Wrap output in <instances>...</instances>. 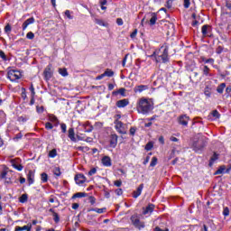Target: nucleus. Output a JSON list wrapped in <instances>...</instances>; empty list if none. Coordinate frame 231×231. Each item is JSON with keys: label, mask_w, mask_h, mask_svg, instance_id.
Listing matches in <instances>:
<instances>
[{"label": "nucleus", "mask_w": 231, "mask_h": 231, "mask_svg": "<svg viewBox=\"0 0 231 231\" xmlns=\"http://www.w3.org/2000/svg\"><path fill=\"white\" fill-rule=\"evenodd\" d=\"M163 48V51H162ZM150 58L154 59L157 64H169L171 58L169 56V46H162L160 49L153 51Z\"/></svg>", "instance_id": "1"}, {"label": "nucleus", "mask_w": 231, "mask_h": 231, "mask_svg": "<svg viewBox=\"0 0 231 231\" xmlns=\"http://www.w3.org/2000/svg\"><path fill=\"white\" fill-rule=\"evenodd\" d=\"M154 108L153 105L148 98L143 97L137 102L136 110L141 115H149Z\"/></svg>", "instance_id": "2"}, {"label": "nucleus", "mask_w": 231, "mask_h": 231, "mask_svg": "<svg viewBox=\"0 0 231 231\" xmlns=\"http://www.w3.org/2000/svg\"><path fill=\"white\" fill-rule=\"evenodd\" d=\"M130 221L132 225L138 228V230H142V228H145V222L141 220L139 214L135 213L130 217Z\"/></svg>", "instance_id": "3"}, {"label": "nucleus", "mask_w": 231, "mask_h": 231, "mask_svg": "<svg viewBox=\"0 0 231 231\" xmlns=\"http://www.w3.org/2000/svg\"><path fill=\"white\" fill-rule=\"evenodd\" d=\"M208 143L203 138L199 139L197 142H194L191 145V148L195 152L200 154L203 152L204 149L206 148Z\"/></svg>", "instance_id": "4"}, {"label": "nucleus", "mask_w": 231, "mask_h": 231, "mask_svg": "<svg viewBox=\"0 0 231 231\" xmlns=\"http://www.w3.org/2000/svg\"><path fill=\"white\" fill-rule=\"evenodd\" d=\"M23 77V73L17 69H9L7 72V79L11 80V82H17Z\"/></svg>", "instance_id": "5"}, {"label": "nucleus", "mask_w": 231, "mask_h": 231, "mask_svg": "<svg viewBox=\"0 0 231 231\" xmlns=\"http://www.w3.org/2000/svg\"><path fill=\"white\" fill-rule=\"evenodd\" d=\"M118 138H119V136L115 133H112V134H110V135H108V146H109V148H112V149L116 148V146L118 144Z\"/></svg>", "instance_id": "6"}, {"label": "nucleus", "mask_w": 231, "mask_h": 231, "mask_svg": "<svg viewBox=\"0 0 231 231\" xmlns=\"http://www.w3.org/2000/svg\"><path fill=\"white\" fill-rule=\"evenodd\" d=\"M53 77V71H52V65L49 64L47 65L46 69L43 71V79L46 81H50Z\"/></svg>", "instance_id": "7"}, {"label": "nucleus", "mask_w": 231, "mask_h": 231, "mask_svg": "<svg viewBox=\"0 0 231 231\" xmlns=\"http://www.w3.org/2000/svg\"><path fill=\"white\" fill-rule=\"evenodd\" d=\"M201 32H202L203 37H212V35H211V32H212L211 25H208V24L202 25Z\"/></svg>", "instance_id": "8"}, {"label": "nucleus", "mask_w": 231, "mask_h": 231, "mask_svg": "<svg viewBox=\"0 0 231 231\" xmlns=\"http://www.w3.org/2000/svg\"><path fill=\"white\" fill-rule=\"evenodd\" d=\"M75 181H76V184H79L80 186L81 184H84V182L87 181V178L85 174L78 173L75 175Z\"/></svg>", "instance_id": "9"}, {"label": "nucleus", "mask_w": 231, "mask_h": 231, "mask_svg": "<svg viewBox=\"0 0 231 231\" xmlns=\"http://www.w3.org/2000/svg\"><path fill=\"white\" fill-rule=\"evenodd\" d=\"M114 124H116L115 127L117 130V132H119V134H126V131L122 130L124 127V123H122V121H119V119H116Z\"/></svg>", "instance_id": "10"}, {"label": "nucleus", "mask_w": 231, "mask_h": 231, "mask_svg": "<svg viewBox=\"0 0 231 231\" xmlns=\"http://www.w3.org/2000/svg\"><path fill=\"white\" fill-rule=\"evenodd\" d=\"M129 104V98H122L121 100H117V102L116 103L117 108H125V106H127V105Z\"/></svg>", "instance_id": "11"}, {"label": "nucleus", "mask_w": 231, "mask_h": 231, "mask_svg": "<svg viewBox=\"0 0 231 231\" xmlns=\"http://www.w3.org/2000/svg\"><path fill=\"white\" fill-rule=\"evenodd\" d=\"M11 165H12V167H14V169H16V171H23V165H21L20 159L11 160Z\"/></svg>", "instance_id": "12"}, {"label": "nucleus", "mask_w": 231, "mask_h": 231, "mask_svg": "<svg viewBox=\"0 0 231 231\" xmlns=\"http://www.w3.org/2000/svg\"><path fill=\"white\" fill-rule=\"evenodd\" d=\"M75 128L74 127H69V130H68V136L69 138V140L73 143H77L78 140L77 138L75 137Z\"/></svg>", "instance_id": "13"}, {"label": "nucleus", "mask_w": 231, "mask_h": 231, "mask_svg": "<svg viewBox=\"0 0 231 231\" xmlns=\"http://www.w3.org/2000/svg\"><path fill=\"white\" fill-rule=\"evenodd\" d=\"M49 213L52 214L53 221L55 222V224H59V222H60V216L59 213H56L53 208H50Z\"/></svg>", "instance_id": "14"}, {"label": "nucleus", "mask_w": 231, "mask_h": 231, "mask_svg": "<svg viewBox=\"0 0 231 231\" xmlns=\"http://www.w3.org/2000/svg\"><path fill=\"white\" fill-rule=\"evenodd\" d=\"M143 187H144V184L142 183L138 186V188L136 189V190H134L133 192V198L134 199H138V197H140V195H142V192L143 190Z\"/></svg>", "instance_id": "15"}, {"label": "nucleus", "mask_w": 231, "mask_h": 231, "mask_svg": "<svg viewBox=\"0 0 231 231\" xmlns=\"http://www.w3.org/2000/svg\"><path fill=\"white\" fill-rule=\"evenodd\" d=\"M101 162L105 167L112 166V159H111V157H109V155H105L104 157H102Z\"/></svg>", "instance_id": "16"}, {"label": "nucleus", "mask_w": 231, "mask_h": 231, "mask_svg": "<svg viewBox=\"0 0 231 231\" xmlns=\"http://www.w3.org/2000/svg\"><path fill=\"white\" fill-rule=\"evenodd\" d=\"M189 121V117L187 115L180 116L179 117V123L181 125L187 126Z\"/></svg>", "instance_id": "17"}, {"label": "nucleus", "mask_w": 231, "mask_h": 231, "mask_svg": "<svg viewBox=\"0 0 231 231\" xmlns=\"http://www.w3.org/2000/svg\"><path fill=\"white\" fill-rule=\"evenodd\" d=\"M148 89H149V86H147L146 84H140L139 86H135L134 91L137 93V92L147 91Z\"/></svg>", "instance_id": "18"}, {"label": "nucleus", "mask_w": 231, "mask_h": 231, "mask_svg": "<svg viewBox=\"0 0 231 231\" xmlns=\"http://www.w3.org/2000/svg\"><path fill=\"white\" fill-rule=\"evenodd\" d=\"M125 91V88H120L118 90H113L112 96H118V94H120L123 97H126Z\"/></svg>", "instance_id": "19"}, {"label": "nucleus", "mask_w": 231, "mask_h": 231, "mask_svg": "<svg viewBox=\"0 0 231 231\" xmlns=\"http://www.w3.org/2000/svg\"><path fill=\"white\" fill-rule=\"evenodd\" d=\"M106 210L107 208H90L89 209H88V213H90L91 211H95L97 214L106 213Z\"/></svg>", "instance_id": "20"}, {"label": "nucleus", "mask_w": 231, "mask_h": 231, "mask_svg": "<svg viewBox=\"0 0 231 231\" xmlns=\"http://www.w3.org/2000/svg\"><path fill=\"white\" fill-rule=\"evenodd\" d=\"M154 209H155V205H153V203H149L148 207H146L145 209L143 211V214L152 213Z\"/></svg>", "instance_id": "21"}, {"label": "nucleus", "mask_w": 231, "mask_h": 231, "mask_svg": "<svg viewBox=\"0 0 231 231\" xmlns=\"http://www.w3.org/2000/svg\"><path fill=\"white\" fill-rule=\"evenodd\" d=\"M217 159H219V154H217V152H214L212 157L209 159V167H213L215 162L217 161Z\"/></svg>", "instance_id": "22"}, {"label": "nucleus", "mask_w": 231, "mask_h": 231, "mask_svg": "<svg viewBox=\"0 0 231 231\" xmlns=\"http://www.w3.org/2000/svg\"><path fill=\"white\" fill-rule=\"evenodd\" d=\"M8 175V171L6 170L3 171L0 173V180H5V183H10V178L6 177Z\"/></svg>", "instance_id": "23"}, {"label": "nucleus", "mask_w": 231, "mask_h": 231, "mask_svg": "<svg viewBox=\"0 0 231 231\" xmlns=\"http://www.w3.org/2000/svg\"><path fill=\"white\" fill-rule=\"evenodd\" d=\"M151 16L150 26H154L156 24V21L158 20L157 13H152Z\"/></svg>", "instance_id": "24"}, {"label": "nucleus", "mask_w": 231, "mask_h": 231, "mask_svg": "<svg viewBox=\"0 0 231 231\" xmlns=\"http://www.w3.org/2000/svg\"><path fill=\"white\" fill-rule=\"evenodd\" d=\"M226 165H221L216 171L215 175H222L223 173H226Z\"/></svg>", "instance_id": "25"}, {"label": "nucleus", "mask_w": 231, "mask_h": 231, "mask_svg": "<svg viewBox=\"0 0 231 231\" xmlns=\"http://www.w3.org/2000/svg\"><path fill=\"white\" fill-rule=\"evenodd\" d=\"M226 88V83H220L219 86H217V92H218V94H223Z\"/></svg>", "instance_id": "26"}, {"label": "nucleus", "mask_w": 231, "mask_h": 231, "mask_svg": "<svg viewBox=\"0 0 231 231\" xmlns=\"http://www.w3.org/2000/svg\"><path fill=\"white\" fill-rule=\"evenodd\" d=\"M87 193L86 192H77L74 193L71 197L72 199H82V197H86Z\"/></svg>", "instance_id": "27"}, {"label": "nucleus", "mask_w": 231, "mask_h": 231, "mask_svg": "<svg viewBox=\"0 0 231 231\" xmlns=\"http://www.w3.org/2000/svg\"><path fill=\"white\" fill-rule=\"evenodd\" d=\"M201 60H202V62H204V64H214V62H215L214 58L207 59V58L202 57Z\"/></svg>", "instance_id": "28"}, {"label": "nucleus", "mask_w": 231, "mask_h": 231, "mask_svg": "<svg viewBox=\"0 0 231 231\" xmlns=\"http://www.w3.org/2000/svg\"><path fill=\"white\" fill-rule=\"evenodd\" d=\"M202 71L205 77H208V75H210V69L208 65H204Z\"/></svg>", "instance_id": "29"}, {"label": "nucleus", "mask_w": 231, "mask_h": 231, "mask_svg": "<svg viewBox=\"0 0 231 231\" xmlns=\"http://www.w3.org/2000/svg\"><path fill=\"white\" fill-rule=\"evenodd\" d=\"M105 77L112 78L115 75V71H113L111 69H106V70L104 71Z\"/></svg>", "instance_id": "30"}, {"label": "nucleus", "mask_w": 231, "mask_h": 231, "mask_svg": "<svg viewBox=\"0 0 231 231\" xmlns=\"http://www.w3.org/2000/svg\"><path fill=\"white\" fill-rule=\"evenodd\" d=\"M23 230H26V231H30V226H16L15 228H14V231H23Z\"/></svg>", "instance_id": "31"}, {"label": "nucleus", "mask_w": 231, "mask_h": 231, "mask_svg": "<svg viewBox=\"0 0 231 231\" xmlns=\"http://www.w3.org/2000/svg\"><path fill=\"white\" fill-rule=\"evenodd\" d=\"M19 201H20V203H26L28 201V194H23L19 198Z\"/></svg>", "instance_id": "32"}, {"label": "nucleus", "mask_w": 231, "mask_h": 231, "mask_svg": "<svg viewBox=\"0 0 231 231\" xmlns=\"http://www.w3.org/2000/svg\"><path fill=\"white\" fill-rule=\"evenodd\" d=\"M49 121H51V123H59V119L55 115H49Z\"/></svg>", "instance_id": "33"}, {"label": "nucleus", "mask_w": 231, "mask_h": 231, "mask_svg": "<svg viewBox=\"0 0 231 231\" xmlns=\"http://www.w3.org/2000/svg\"><path fill=\"white\" fill-rule=\"evenodd\" d=\"M0 122H6V113L4 110H0Z\"/></svg>", "instance_id": "34"}, {"label": "nucleus", "mask_w": 231, "mask_h": 231, "mask_svg": "<svg viewBox=\"0 0 231 231\" xmlns=\"http://www.w3.org/2000/svg\"><path fill=\"white\" fill-rule=\"evenodd\" d=\"M58 152H57V149H51V151H50L49 152V157H51V159H54L57 156Z\"/></svg>", "instance_id": "35"}, {"label": "nucleus", "mask_w": 231, "mask_h": 231, "mask_svg": "<svg viewBox=\"0 0 231 231\" xmlns=\"http://www.w3.org/2000/svg\"><path fill=\"white\" fill-rule=\"evenodd\" d=\"M59 72L61 75V77H68L69 73L66 68L64 69H59Z\"/></svg>", "instance_id": "36"}, {"label": "nucleus", "mask_w": 231, "mask_h": 231, "mask_svg": "<svg viewBox=\"0 0 231 231\" xmlns=\"http://www.w3.org/2000/svg\"><path fill=\"white\" fill-rule=\"evenodd\" d=\"M95 23L96 24H98V26H106L105 21H103V19H95Z\"/></svg>", "instance_id": "37"}, {"label": "nucleus", "mask_w": 231, "mask_h": 231, "mask_svg": "<svg viewBox=\"0 0 231 231\" xmlns=\"http://www.w3.org/2000/svg\"><path fill=\"white\" fill-rule=\"evenodd\" d=\"M41 180H42V182H48L49 175L47 173H42Z\"/></svg>", "instance_id": "38"}, {"label": "nucleus", "mask_w": 231, "mask_h": 231, "mask_svg": "<svg viewBox=\"0 0 231 231\" xmlns=\"http://www.w3.org/2000/svg\"><path fill=\"white\" fill-rule=\"evenodd\" d=\"M154 147V143L149 142L145 145V150L146 151H152V149Z\"/></svg>", "instance_id": "39"}, {"label": "nucleus", "mask_w": 231, "mask_h": 231, "mask_svg": "<svg viewBox=\"0 0 231 231\" xmlns=\"http://www.w3.org/2000/svg\"><path fill=\"white\" fill-rule=\"evenodd\" d=\"M211 116L216 119H219V117H221V115L218 110L212 111Z\"/></svg>", "instance_id": "40"}, {"label": "nucleus", "mask_w": 231, "mask_h": 231, "mask_svg": "<svg viewBox=\"0 0 231 231\" xmlns=\"http://www.w3.org/2000/svg\"><path fill=\"white\" fill-rule=\"evenodd\" d=\"M158 163V159L156 156H153L152 159V162L150 163V167H155V165H157Z\"/></svg>", "instance_id": "41"}, {"label": "nucleus", "mask_w": 231, "mask_h": 231, "mask_svg": "<svg viewBox=\"0 0 231 231\" xmlns=\"http://www.w3.org/2000/svg\"><path fill=\"white\" fill-rule=\"evenodd\" d=\"M60 129H61V132L63 134H67V129H68L67 124L66 123H61L60 124Z\"/></svg>", "instance_id": "42"}, {"label": "nucleus", "mask_w": 231, "mask_h": 231, "mask_svg": "<svg viewBox=\"0 0 231 231\" xmlns=\"http://www.w3.org/2000/svg\"><path fill=\"white\" fill-rule=\"evenodd\" d=\"M5 32L7 33V35L10 34V32H12V25H10L9 23H7L5 27Z\"/></svg>", "instance_id": "43"}, {"label": "nucleus", "mask_w": 231, "mask_h": 231, "mask_svg": "<svg viewBox=\"0 0 231 231\" xmlns=\"http://www.w3.org/2000/svg\"><path fill=\"white\" fill-rule=\"evenodd\" d=\"M0 59H2L5 62L8 60V58L6 57V54H5V51L0 50Z\"/></svg>", "instance_id": "44"}, {"label": "nucleus", "mask_w": 231, "mask_h": 231, "mask_svg": "<svg viewBox=\"0 0 231 231\" xmlns=\"http://www.w3.org/2000/svg\"><path fill=\"white\" fill-rule=\"evenodd\" d=\"M88 128H87V130H85V132L89 134L90 132H93V130L95 129V125H92L90 123H88Z\"/></svg>", "instance_id": "45"}, {"label": "nucleus", "mask_w": 231, "mask_h": 231, "mask_svg": "<svg viewBox=\"0 0 231 231\" xmlns=\"http://www.w3.org/2000/svg\"><path fill=\"white\" fill-rule=\"evenodd\" d=\"M88 201L91 205H95L97 199L93 195H90V197H88Z\"/></svg>", "instance_id": "46"}, {"label": "nucleus", "mask_w": 231, "mask_h": 231, "mask_svg": "<svg viewBox=\"0 0 231 231\" xmlns=\"http://www.w3.org/2000/svg\"><path fill=\"white\" fill-rule=\"evenodd\" d=\"M152 152H150L149 155H146L144 161L143 162V165H147V163L149 162V161H151V156H152Z\"/></svg>", "instance_id": "47"}, {"label": "nucleus", "mask_w": 231, "mask_h": 231, "mask_svg": "<svg viewBox=\"0 0 231 231\" xmlns=\"http://www.w3.org/2000/svg\"><path fill=\"white\" fill-rule=\"evenodd\" d=\"M103 125H104L103 123H100V122L95 123L94 129H102Z\"/></svg>", "instance_id": "48"}, {"label": "nucleus", "mask_w": 231, "mask_h": 231, "mask_svg": "<svg viewBox=\"0 0 231 231\" xmlns=\"http://www.w3.org/2000/svg\"><path fill=\"white\" fill-rule=\"evenodd\" d=\"M225 48L221 45L217 46V48L216 49V52L217 54H222V52L224 51Z\"/></svg>", "instance_id": "49"}, {"label": "nucleus", "mask_w": 231, "mask_h": 231, "mask_svg": "<svg viewBox=\"0 0 231 231\" xmlns=\"http://www.w3.org/2000/svg\"><path fill=\"white\" fill-rule=\"evenodd\" d=\"M53 173H54V175H56V176H60V175H61L60 168V167H56V168L54 169Z\"/></svg>", "instance_id": "50"}, {"label": "nucleus", "mask_w": 231, "mask_h": 231, "mask_svg": "<svg viewBox=\"0 0 231 231\" xmlns=\"http://www.w3.org/2000/svg\"><path fill=\"white\" fill-rule=\"evenodd\" d=\"M65 15L67 16V18H68L69 20H73V18H74V16H72V15L70 14V10H66V11H65Z\"/></svg>", "instance_id": "51"}, {"label": "nucleus", "mask_w": 231, "mask_h": 231, "mask_svg": "<svg viewBox=\"0 0 231 231\" xmlns=\"http://www.w3.org/2000/svg\"><path fill=\"white\" fill-rule=\"evenodd\" d=\"M28 118H26L25 116H19L18 117V122H20L21 124H24V122H27Z\"/></svg>", "instance_id": "52"}, {"label": "nucleus", "mask_w": 231, "mask_h": 231, "mask_svg": "<svg viewBox=\"0 0 231 231\" xmlns=\"http://www.w3.org/2000/svg\"><path fill=\"white\" fill-rule=\"evenodd\" d=\"M123 184V181L121 180H117L114 181V185L116 186V188H121Z\"/></svg>", "instance_id": "53"}, {"label": "nucleus", "mask_w": 231, "mask_h": 231, "mask_svg": "<svg viewBox=\"0 0 231 231\" xmlns=\"http://www.w3.org/2000/svg\"><path fill=\"white\" fill-rule=\"evenodd\" d=\"M183 6H184V8H189L190 0H183Z\"/></svg>", "instance_id": "54"}, {"label": "nucleus", "mask_w": 231, "mask_h": 231, "mask_svg": "<svg viewBox=\"0 0 231 231\" xmlns=\"http://www.w3.org/2000/svg\"><path fill=\"white\" fill-rule=\"evenodd\" d=\"M30 25V19H27L23 23V30H26L28 26Z\"/></svg>", "instance_id": "55"}, {"label": "nucleus", "mask_w": 231, "mask_h": 231, "mask_svg": "<svg viewBox=\"0 0 231 231\" xmlns=\"http://www.w3.org/2000/svg\"><path fill=\"white\" fill-rule=\"evenodd\" d=\"M97 171V168H91V170L88 171V176L96 175Z\"/></svg>", "instance_id": "56"}, {"label": "nucleus", "mask_w": 231, "mask_h": 231, "mask_svg": "<svg viewBox=\"0 0 231 231\" xmlns=\"http://www.w3.org/2000/svg\"><path fill=\"white\" fill-rule=\"evenodd\" d=\"M137 128L136 127H131L130 128V135L134 136L136 134Z\"/></svg>", "instance_id": "57"}, {"label": "nucleus", "mask_w": 231, "mask_h": 231, "mask_svg": "<svg viewBox=\"0 0 231 231\" xmlns=\"http://www.w3.org/2000/svg\"><path fill=\"white\" fill-rule=\"evenodd\" d=\"M45 129L47 130H51V129H53V124L51 123H46L45 124Z\"/></svg>", "instance_id": "58"}, {"label": "nucleus", "mask_w": 231, "mask_h": 231, "mask_svg": "<svg viewBox=\"0 0 231 231\" xmlns=\"http://www.w3.org/2000/svg\"><path fill=\"white\" fill-rule=\"evenodd\" d=\"M138 33V29H134V32L130 34L131 39H134Z\"/></svg>", "instance_id": "59"}, {"label": "nucleus", "mask_w": 231, "mask_h": 231, "mask_svg": "<svg viewBox=\"0 0 231 231\" xmlns=\"http://www.w3.org/2000/svg\"><path fill=\"white\" fill-rule=\"evenodd\" d=\"M223 214H224V216H229L230 211H229V208L228 207L224 208Z\"/></svg>", "instance_id": "60"}, {"label": "nucleus", "mask_w": 231, "mask_h": 231, "mask_svg": "<svg viewBox=\"0 0 231 231\" xmlns=\"http://www.w3.org/2000/svg\"><path fill=\"white\" fill-rule=\"evenodd\" d=\"M116 24H117L118 26H123V24H124L123 19H122V18H117V19H116Z\"/></svg>", "instance_id": "61"}, {"label": "nucleus", "mask_w": 231, "mask_h": 231, "mask_svg": "<svg viewBox=\"0 0 231 231\" xmlns=\"http://www.w3.org/2000/svg\"><path fill=\"white\" fill-rule=\"evenodd\" d=\"M36 111H37V113H43V111H44V106H36Z\"/></svg>", "instance_id": "62"}, {"label": "nucleus", "mask_w": 231, "mask_h": 231, "mask_svg": "<svg viewBox=\"0 0 231 231\" xmlns=\"http://www.w3.org/2000/svg\"><path fill=\"white\" fill-rule=\"evenodd\" d=\"M123 193H124L123 189L118 188V189H116V195H123Z\"/></svg>", "instance_id": "63"}, {"label": "nucleus", "mask_w": 231, "mask_h": 231, "mask_svg": "<svg viewBox=\"0 0 231 231\" xmlns=\"http://www.w3.org/2000/svg\"><path fill=\"white\" fill-rule=\"evenodd\" d=\"M154 231H170L169 228H165L164 230H162V228H161V226H157L154 227Z\"/></svg>", "instance_id": "64"}]
</instances>
